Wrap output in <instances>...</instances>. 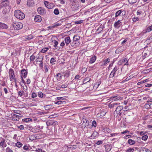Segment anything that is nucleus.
Here are the masks:
<instances>
[{
    "mask_svg": "<svg viewBox=\"0 0 152 152\" xmlns=\"http://www.w3.org/2000/svg\"><path fill=\"white\" fill-rule=\"evenodd\" d=\"M23 27V25L22 23L15 21H13L11 25V28L17 30L20 29Z\"/></svg>",
    "mask_w": 152,
    "mask_h": 152,
    "instance_id": "f257e3e1",
    "label": "nucleus"
},
{
    "mask_svg": "<svg viewBox=\"0 0 152 152\" xmlns=\"http://www.w3.org/2000/svg\"><path fill=\"white\" fill-rule=\"evenodd\" d=\"M14 15L16 18L20 20H22L25 17L24 14L19 10H16L14 12Z\"/></svg>",
    "mask_w": 152,
    "mask_h": 152,
    "instance_id": "f03ea898",
    "label": "nucleus"
},
{
    "mask_svg": "<svg viewBox=\"0 0 152 152\" xmlns=\"http://www.w3.org/2000/svg\"><path fill=\"white\" fill-rule=\"evenodd\" d=\"M9 76L10 81H12L15 77L14 71L13 69L10 68L9 71Z\"/></svg>",
    "mask_w": 152,
    "mask_h": 152,
    "instance_id": "7ed1b4c3",
    "label": "nucleus"
},
{
    "mask_svg": "<svg viewBox=\"0 0 152 152\" xmlns=\"http://www.w3.org/2000/svg\"><path fill=\"white\" fill-rule=\"evenodd\" d=\"M130 59H129L127 60V59L126 58H125L124 59L121 60L118 62V64L119 65L124 64V65H129L128 63Z\"/></svg>",
    "mask_w": 152,
    "mask_h": 152,
    "instance_id": "20e7f679",
    "label": "nucleus"
},
{
    "mask_svg": "<svg viewBox=\"0 0 152 152\" xmlns=\"http://www.w3.org/2000/svg\"><path fill=\"white\" fill-rule=\"evenodd\" d=\"M126 13L125 11L123 9L118 11L115 13V17H117L119 16L124 15Z\"/></svg>",
    "mask_w": 152,
    "mask_h": 152,
    "instance_id": "39448f33",
    "label": "nucleus"
},
{
    "mask_svg": "<svg viewBox=\"0 0 152 152\" xmlns=\"http://www.w3.org/2000/svg\"><path fill=\"white\" fill-rule=\"evenodd\" d=\"M79 4L77 3L73 2L71 6V8L73 10H76L79 9Z\"/></svg>",
    "mask_w": 152,
    "mask_h": 152,
    "instance_id": "423d86ee",
    "label": "nucleus"
},
{
    "mask_svg": "<svg viewBox=\"0 0 152 152\" xmlns=\"http://www.w3.org/2000/svg\"><path fill=\"white\" fill-rule=\"evenodd\" d=\"M37 11L39 14L43 15L46 14V11L45 9L42 7H39L37 9Z\"/></svg>",
    "mask_w": 152,
    "mask_h": 152,
    "instance_id": "0eeeda50",
    "label": "nucleus"
},
{
    "mask_svg": "<svg viewBox=\"0 0 152 152\" xmlns=\"http://www.w3.org/2000/svg\"><path fill=\"white\" fill-rule=\"evenodd\" d=\"M118 67H117L116 66H115L110 75V77H113L115 76L116 71L118 70Z\"/></svg>",
    "mask_w": 152,
    "mask_h": 152,
    "instance_id": "6e6552de",
    "label": "nucleus"
},
{
    "mask_svg": "<svg viewBox=\"0 0 152 152\" xmlns=\"http://www.w3.org/2000/svg\"><path fill=\"white\" fill-rule=\"evenodd\" d=\"M44 4L45 7L48 9H52L54 7L53 3H50L47 1H45Z\"/></svg>",
    "mask_w": 152,
    "mask_h": 152,
    "instance_id": "1a4fd4ad",
    "label": "nucleus"
},
{
    "mask_svg": "<svg viewBox=\"0 0 152 152\" xmlns=\"http://www.w3.org/2000/svg\"><path fill=\"white\" fill-rule=\"evenodd\" d=\"M0 146L2 148H4L6 146V144L5 142V139L2 137L0 138Z\"/></svg>",
    "mask_w": 152,
    "mask_h": 152,
    "instance_id": "9d476101",
    "label": "nucleus"
},
{
    "mask_svg": "<svg viewBox=\"0 0 152 152\" xmlns=\"http://www.w3.org/2000/svg\"><path fill=\"white\" fill-rule=\"evenodd\" d=\"M123 108V107L122 106H119L117 107V108L115 112L117 114H121V113H120V112L121 110Z\"/></svg>",
    "mask_w": 152,
    "mask_h": 152,
    "instance_id": "9b49d317",
    "label": "nucleus"
},
{
    "mask_svg": "<svg viewBox=\"0 0 152 152\" xmlns=\"http://www.w3.org/2000/svg\"><path fill=\"white\" fill-rule=\"evenodd\" d=\"M82 120L83 122V123H86L85 126H84L85 127H86L87 126L89 125L88 121L84 115H83L82 117Z\"/></svg>",
    "mask_w": 152,
    "mask_h": 152,
    "instance_id": "f8f14e48",
    "label": "nucleus"
},
{
    "mask_svg": "<svg viewBox=\"0 0 152 152\" xmlns=\"http://www.w3.org/2000/svg\"><path fill=\"white\" fill-rule=\"evenodd\" d=\"M21 72L22 75L23 76L24 78H26L28 74L27 70L24 69L21 70Z\"/></svg>",
    "mask_w": 152,
    "mask_h": 152,
    "instance_id": "ddd939ff",
    "label": "nucleus"
},
{
    "mask_svg": "<svg viewBox=\"0 0 152 152\" xmlns=\"http://www.w3.org/2000/svg\"><path fill=\"white\" fill-rule=\"evenodd\" d=\"M65 42L66 44V45H69L71 42V39L70 37L69 36H68L66 37L64 39Z\"/></svg>",
    "mask_w": 152,
    "mask_h": 152,
    "instance_id": "4468645a",
    "label": "nucleus"
},
{
    "mask_svg": "<svg viewBox=\"0 0 152 152\" xmlns=\"http://www.w3.org/2000/svg\"><path fill=\"white\" fill-rule=\"evenodd\" d=\"M110 59L109 58H107V59H105L104 61H103V64H102V62H100L99 63L100 64H101V66H102V65L104 66H105L106 65V64L109 63L110 62Z\"/></svg>",
    "mask_w": 152,
    "mask_h": 152,
    "instance_id": "2eb2a0df",
    "label": "nucleus"
},
{
    "mask_svg": "<svg viewBox=\"0 0 152 152\" xmlns=\"http://www.w3.org/2000/svg\"><path fill=\"white\" fill-rule=\"evenodd\" d=\"M34 20L36 22H39L42 20L41 17L39 15H37L35 17Z\"/></svg>",
    "mask_w": 152,
    "mask_h": 152,
    "instance_id": "dca6fc26",
    "label": "nucleus"
},
{
    "mask_svg": "<svg viewBox=\"0 0 152 152\" xmlns=\"http://www.w3.org/2000/svg\"><path fill=\"white\" fill-rule=\"evenodd\" d=\"M12 117H13L12 119V120L14 121H18L19 119V117H21V116H19L18 115H13Z\"/></svg>",
    "mask_w": 152,
    "mask_h": 152,
    "instance_id": "f3484780",
    "label": "nucleus"
},
{
    "mask_svg": "<svg viewBox=\"0 0 152 152\" xmlns=\"http://www.w3.org/2000/svg\"><path fill=\"white\" fill-rule=\"evenodd\" d=\"M27 4L29 7H32L34 4V1L33 0H28Z\"/></svg>",
    "mask_w": 152,
    "mask_h": 152,
    "instance_id": "a211bd4d",
    "label": "nucleus"
},
{
    "mask_svg": "<svg viewBox=\"0 0 152 152\" xmlns=\"http://www.w3.org/2000/svg\"><path fill=\"white\" fill-rule=\"evenodd\" d=\"M120 103H112V102H111L110 104L109 105V107L110 108H113L114 107H116L117 105L120 104Z\"/></svg>",
    "mask_w": 152,
    "mask_h": 152,
    "instance_id": "6ab92c4d",
    "label": "nucleus"
},
{
    "mask_svg": "<svg viewBox=\"0 0 152 152\" xmlns=\"http://www.w3.org/2000/svg\"><path fill=\"white\" fill-rule=\"evenodd\" d=\"M72 47L76 46L79 45V41H74L70 43Z\"/></svg>",
    "mask_w": 152,
    "mask_h": 152,
    "instance_id": "aec40b11",
    "label": "nucleus"
},
{
    "mask_svg": "<svg viewBox=\"0 0 152 152\" xmlns=\"http://www.w3.org/2000/svg\"><path fill=\"white\" fill-rule=\"evenodd\" d=\"M7 28V25L3 23L0 22V29L4 28Z\"/></svg>",
    "mask_w": 152,
    "mask_h": 152,
    "instance_id": "412c9836",
    "label": "nucleus"
},
{
    "mask_svg": "<svg viewBox=\"0 0 152 152\" xmlns=\"http://www.w3.org/2000/svg\"><path fill=\"white\" fill-rule=\"evenodd\" d=\"M96 56H93L92 57L90 58L89 62L91 64L94 63L96 60Z\"/></svg>",
    "mask_w": 152,
    "mask_h": 152,
    "instance_id": "4be33fe9",
    "label": "nucleus"
},
{
    "mask_svg": "<svg viewBox=\"0 0 152 152\" xmlns=\"http://www.w3.org/2000/svg\"><path fill=\"white\" fill-rule=\"evenodd\" d=\"M64 77L66 78L68 77L70 75V72L69 70H66L64 72Z\"/></svg>",
    "mask_w": 152,
    "mask_h": 152,
    "instance_id": "5701e85b",
    "label": "nucleus"
},
{
    "mask_svg": "<svg viewBox=\"0 0 152 152\" xmlns=\"http://www.w3.org/2000/svg\"><path fill=\"white\" fill-rule=\"evenodd\" d=\"M43 57L42 56H39L36 60V62H41L43 61Z\"/></svg>",
    "mask_w": 152,
    "mask_h": 152,
    "instance_id": "b1692460",
    "label": "nucleus"
},
{
    "mask_svg": "<svg viewBox=\"0 0 152 152\" xmlns=\"http://www.w3.org/2000/svg\"><path fill=\"white\" fill-rule=\"evenodd\" d=\"M124 50V49L122 48V47H120L116 49L115 51V53H116L118 54L121 52H122Z\"/></svg>",
    "mask_w": 152,
    "mask_h": 152,
    "instance_id": "393cba45",
    "label": "nucleus"
},
{
    "mask_svg": "<svg viewBox=\"0 0 152 152\" xmlns=\"http://www.w3.org/2000/svg\"><path fill=\"white\" fill-rule=\"evenodd\" d=\"M145 42L147 43H150L152 42V35L149 36L147 39L145 41Z\"/></svg>",
    "mask_w": 152,
    "mask_h": 152,
    "instance_id": "a878e982",
    "label": "nucleus"
},
{
    "mask_svg": "<svg viewBox=\"0 0 152 152\" xmlns=\"http://www.w3.org/2000/svg\"><path fill=\"white\" fill-rule=\"evenodd\" d=\"M121 23L120 20H118L117 22H115L114 24V27L116 28H119L120 27L119 24Z\"/></svg>",
    "mask_w": 152,
    "mask_h": 152,
    "instance_id": "bb28decb",
    "label": "nucleus"
},
{
    "mask_svg": "<svg viewBox=\"0 0 152 152\" xmlns=\"http://www.w3.org/2000/svg\"><path fill=\"white\" fill-rule=\"evenodd\" d=\"M80 36L77 35H75L73 38V41H79V40L80 39Z\"/></svg>",
    "mask_w": 152,
    "mask_h": 152,
    "instance_id": "cd10ccee",
    "label": "nucleus"
},
{
    "mask_svg": "<svg viewBox=\"0 0 152 152\" xmlns=\"http://www.w3.org/2000/svg\"><path fill=\"white\" fill-rule=\"evenodd\" d=\"M15 146H16L19 148L23 146V144L20 142H17V143H15Z\"/></svg>",
    "mask_w": 152,
    "mask_h": 152,
    "instance_id": "c85d7f7f",
    "label": "nucleus"
},
{
    "mask_svg": "<svg viewBox=\"0 0 152 152\" xmlns=\"http://www.w3.org/2000/svg\"><path fill=\"white\" fill-rule=\"evenodd\" d=\"M105 149L106 151L107 152H108L111 150V148L109 145H107L105 146Z\"/></svg>",
    "mask_w": 152,
    "mask_h": 152,
    "instance_id": "c756f323",
    "label": "nucleus"
},
{
    "mask_svg": "<svg viewBox=\"0 0 152 152\" xmlns=\"http://www.w3.org/2000/svg\"><path fill=\"white\" fill-rule=\"evenodd\" d=\"M52 105H48L45 106V108L46 110H48L52 108Z\"/></svg>",
    "mask_w": 152,
    "mask_h": 152,
    "instance_id": "7c9ffc66",
    "label": "nucleus"
},
{
    "mask_svg": "<svg viewBox=\"0 0 152 152\" xmlns=\"http://www.w3.org/2000/svg\"><path fill=\"white\" fill-rule=\"evenodd\" d=\"M91 79L90 77H86L85 78L84 80V81H85V83H83V84H85L89 82L91 80Z\"/></svg>",
    "mask_w": 152,
    "mask_h": 152,
    "instance_id": "2f4dec72",
    "label": "nucleus"
},
{
    "mask_svg": "<svg viewBox=\"0 0 152 152\" xmlns=\"http://www.w3.org/2000/svg\"><path fill=\"white\" fill-rule=\"evenodd\" d=\"M144 107L145 108L147 109L151 108V107H152V104H146L145 105Z\"/></svg>",
    "mask_w": 152,
    "mask_h": 152,
    "instance_id": "473e14b6",
    "label": "nucleus"
},
{
    "mask_svg": "<svg viewBox=\"0 0 152 152\" xmlns=\"http://www.w3.org/2000/svg\"><path fill=\"white\" fill-rule=\"evenodd\" d=\"M48 68H49L48 65L47 64H45L44 69L45 72L46 73L48 72Z\"/></svg>",
    "mask_w": 152,
    "mask_h": 152,
    "instance_id": "72a5a7b5",
    "label": "nucleus"
},
{
    "mask_svg": "<svg viewBox=\"0 0 152 152\" xmlns=\"http://www.w3.org/2000/svg\"><path fill=\"white\" fill-rule=\"evenodd\" d=\"M117 97L116 96H112L111 97V99H114L115 100H119L120 99V98H121L120 97H118L117 98L116 97Z\"/></svg>",
    "mask_w": 152,
    "mask_h": 152,
    "instance_id": "f704fd0d",
    "label": "nucleus"
},
{
    "mask_svg": "<svg viewBox=\"0 0 152 152\" xmlns=\"http://www.w3.org/2000/svg\"><path fill=\"white\" fill-rule=\"evenodd\" d=\"M40 130L36 128H33L31 129L32 132H34L37 133L39 132Z\"/></svg>",
    "mask_w": 152,
    "mask_h": 152,
    "instance_id": "c9c22d12",
    "label": "nucleus"
},
{
    "mask_svg": "<svg viewBox=\"0 0 152 152\" xmlns=\"http://www.w3.org/2000/svg\"><path fill=\"white\" fill-rule=\"evenodd\" d=\"M152 30V25L148 27L146 29V32H148Z\"/></svg>",
    "mask_w": 152,
    "mask_h": 152,
    "instance_id": "e433bc0d",
    "label": "nucleus"
},
{
    "mask_svg": "<svg viewBox=\"0 0 152 152\" xmlns=\"http://www.w3.org/2000/svg\"><path fill=\"white\" fill-rule=\"evenodd\" d=\"M148 136L147 135H145L142 136V140L146 141L148 139Z\"/></svg>",
    "mask_w": 152,
    "mask_h": 152,
    "instance_id": "4c0bfd02",
    "label": "nucleus"
},
{
    "mask_svg": "<svg viewBox=\"0 0 152 152\" xmlns=\"http://www.w3.org/2000/svg\"><path fill=\"white\" fill-rule=\"evenodd\" d=\"M53 42L54 44V47L55 48H56L58 43V42L56 40H53Z\"/></svg>",
    "mask_w": 152,
    "mask_h": 152,
    "instance_id": "58836bf2",
    "label": "nucleus"
},
{
    "mask_svg": "<svg viewBox=\"0 0 152 152\" xmlns=\"http://www.w3.org/2000/svg\"><path fill=\"white\" fill-rule=\"evenodd\" d=\"M48 49V48H44L42 49L41 50V52L42 53H45L46 52Z\"/></svg>",
    "mask_w": 152,
    "mask_h": 152,
    "instance_id": "ea45409f",
    "label": "nucleus"
},
{
    "mask_svg": "<svg viewBox=\"0 0 152 152\" xmlns=\"http://www.w3.org/2000/svg\"><path fill=\"white\" fill-rule=\"evenodd\" d=\"M23 121H24L25 122H28L30 121H31L32 120V119L29 118H28L23 119Z\"/></svg>",
    "mask_w": 152,
    "mask_h": 152,
    "instance_id": "a19ab883",
    "label": "nucleus"
},
{
    "mask_svg": "<svg viewBox=\"0 0 152 152\" xmlns=\"http://www.w3.org/2000/svg\"><path fill=\"white\" fill-rule=\"evenodd\" d=\"M35 58V56L34 55H32L31 56H30V60L31 61H34V60Z\"/></svg>",
    "mask_w": 152,
    "mask_h": 152,
    "instance_id": "79ce46f5",
    "label": "nucleus"
},
{
    "mask_svg": "<svg viewBox=\"0 0 152 152\" xmlns=\"http://www.w3.org/2000/svg\"><path fill=\"white\" fill-rule=\"evenodd\" d=\"M46 124L48 126L51 125H53L54 124V123L53 122L50 121H47L46 122Z\"/></svg>",
    "mask_w": 152,
    "mask_h": 152,
    "instance_id": "37998d69",
    "label": "nucleus"
},
{
    "mask_svg": "<svg viewBox=\"0 0 152 152\" xmlns=\"http://www.w3.org/2000/svg\"><path fill=\"white\" fill-rule=\"evenodd\" d=\"M23 149L24 150H26V151L29 150L28 145H24L23 147Z\"/></svg>",
    "mask_w": 152,
    "mask_h": 152,
    "instance_id": "c03bdc74",
    "label": "nucleus"
},
{
    "mask_svg": "<svg viewBox=\"0 0 152 152\" xmlns=\"http://www.w3.org/2000/svg\"><path fill=\"white\" fill-rule=\"evenodd\" d=\"M54 13L56 15H57L59 14V11L57 9H55L54 11Z\"/></svg>",
    "mask_w": 152,
    "mask_h": 152,
    "instance_id": "a18cd8bd",
    "label": "nucleus"
},
{
    "mask_svg": "<svg viewBox=\"0 0 152 152\" xmlns=\"http://www.w3.org/2000/svg\"><path fill=\"white\" fill-rule=\"evenodd\" d=\"M57 115H50L48 116V118H54L58 117Z\"/></svg>",
    "mask_w": 152,
    "mask_h": 152,
    "instance_id": "49530a36",
    "label": "nucleus"
},
{
    "mask_svg": "<svg viewBox=\"0 0 152 152\" xmlns=\"http://www.w3.org/2000/svg\"><path fill=\"white\" fill-rule=\"evenodd\" d=\"M56 61L55 59L53 58H51V59H50V63L51 64H54V62H55Z\"/></svg>",
    "mask_w": 152,
    "mask_h": 152,
    "instance_id": "de8ad7c7",
    "label": "nucleus"
},
{
    "mask_svg": "<svg viewBox=\"0 0 152 152\" xmlns=\"http://www.w3.org/2000/svg\"><path fill=\"white\" fill-rule=\"evenodd\" d=\"M33 38V36L31 35H30L26 37V39H31Z\"/></svg>",
    "mask_w": 152,
    "mask_h": 152,
    "instance_id": "09e8293b",
    "label": "nucleus"
},
{
    "mask_svg": "<svg viewBox=\"0 0 152 152\" xmlns=\"http://www.w3.org/2000/svg\"><path fill=\"white\" fill-rule=\"evenodd\" d=\"M43 94L41 92H39L38 94V96L40 98H42L43 96Z\"/></svg>",
    "mask_w": 152,
    "mask_h": 152,
    "instance_id": "8fccbe9b",
    "label": "nucleus"
},
{
    "mask_svg": "<svg viewBox=\"0 0 152 152\" xmlns=\"http://www.w3.org/2000/svg\"><path fill=\"white\" fill-rule=\"evenodd\" d=\"M6 152H13V151L9 147H7L6 149Z\"/></svg>",
    "mask_w": 152,
    "mask_h": 152,
    "instance_id": "3c124183",
    "label": "nucleus"
},
{
    "mask_svg": "<svg viewBox=\"0 0 152 152\" xmlns=\"http://www.w3.org/2000/svg\"><path fill=\"white\" fill-rule=\"evenodd\" d=\"M58 103H59L58 105L61 104H64L66 103V101H58Z\"/></svg>",
    "mask_w": 152,
    "mask_h": 152,
    "instance_id": "603ef678",
    "label": "nucleus"
},
{
    "mask_svg": "<svg viewBox=\"0 0 152 152\" xmlns=\"http://www.w3.org/2000/svg\"><path fill=\"white\" fill-rule=\"evenodd\" d=\"M37 96V94L36 93L33 92L32 93L31 97L34 98Z\"/></svg>",
    "mask_w": 152,
    "mask_h": 152,
    "instance_id": "864d4df0",
    "label": "nucleus"
},
{
    "mask_svg": "<svg viewBox=\"0 0 152 152\" xmlns=\"http://www.w3.org/2000/svg\"><path fill=\"white\" fill-rule=\"evenodd\" d=\"M60 25V24H59L58 23H56L54 24V25L53 26H51L52 28H53L54 27H56L59 26Z\"/></svg>",
    "mask_w": 152,
    "mask_h": 152,
    "instance_id": "5fc2aeb1",
    "label": "nucleus"
},
{
    "mask_svg": "<svg viewBox=\"0 0 152 152\" xmlns=\"http://www.w3.org/2000/svg\"><path fill=\"white\" fill-rule=\"evenodd\" d=\"M92 126L94 127H96V124L95 120L93 121L92 122Z\"/></svg>",
    "mask_w": 152,
    "mask_h": 152,
    "instance_id": "6e6d98bb",
    "label": "nucleus"
},
{
    "mask_svg": "<svg viewBox=\"0 0 152 152\" xmlns=\"http://www.w3.org/2000/svg\"><path fill=\"white\" fill-rule=\"evenodd\" d=\"M33 151L37 152H42V150L41 148H37L35 150H34Z\"/></svg>",
    "mask_w": 152,
    "mask_h": 152,
    "instance_id": "4d7b16f0",
    "label": "nucleus"
},
{
    "mask_svg": "<svg viewBox=\"0 0 152 152\" xmlns=\"http://www.w3.org/2000/svg\"><path fill=\"white\" fill-rule=\"evenodd\" d=\"M128 143L131 145H133V140L132 139H129L128 140Z\"/></svg>",
    "mask_w": 152,
    "mask_h": 152,
    "instance_id": "13d9d810",
    "label": "nucleus"
},
{
    "mask_svg": "<svg viewBox=\"0 0 152 152\" xmlns=\"http://www.w3.org/2000/svg\"><path fill=\"white\" fill-rule=\"evenodd\" d=\"M39 67L41 68V69H43V61L40 62V63L39 64Z\"/></svg>",
    "mask_w": 152,
    "mask_h": 152,
    "instance_id": "bf43d9fd",
    "label": "nucleus"
},
{
    "mask_svg": "<svg viewBox=\"0 0 152 152\" xmlns=\"http://www.w3.org/2000/svg\"><path fill=\"white\" fill-rule=\"evenodd\" d=\"M57 77H60V79H62L61 77L63 76L62 75V74H61V73H59L57 74L56 75Z\"/></svg>",
    "mask_w": 152,
    "mask_h": 152,
    "instance_id": "052dcab7",
    "label": "nucleus"
},
{
    "mask_svg": "<svg viewBox=\"0 0 152 152\" xmlns=\"http://www.w3.org/2000/svg\"><path fill=\"white\" fill-rule=\"evenodd\" d=\"M68 85L66 84H62L61 86V87L62 88H65L67 87Z\"/></svg>",
    "mask_w": 152,
    "mask_h": 152,
    "instance_id": "680f3d73",
    "label": "nucleus"
},
{
    "mask_svg": "<svg viewBox=\"0 0 152 152\" xmlns=\"http://www.w3.org/2000/svg\"><path fill=\"white\" fill-rule=\"evenodd\" d=\"M134 88H139L140 87L139 86H138L137 85V82H134Z\"/></svg>",
    "mask_w": 152,
    "mask_h": 152,
    "instance_id": "e2e57ef3",
    "label": "nucleus"
},
{
    "mask_svg": "<svg viewBox=\"0 0 152 152\" xmlns=\"http://www.w3.org/2000/svg\"><path fill=\"white\" fill-rule=\"evenodd\" d=\"M143 151L144 152H151L150 150L147 148H144L143 149Z\"/></svg>",
    "mask_w": 152,
    "mask_h": 152,
    "instance_id": "0e129e2a",
    "label": "nucleus"
},
{
    "mask_svg": "<svg viewBox=\"0 0 152 152\" xmlns=\"http://www.w3.org/2000/svg\"><path fill=\"white\" fill-rule=\"evenodd\" d=\"M24 92L23 91H22L21 92L19 91L18 93V95L19 96H21L23 95V94L24 93Z\"/></svg>",
    "mask_w": 152,
    "mask_h": 152,
    "instance_id": "69168bd1",
    "label": "nucleus"
},
{
    "mask_svg": "<svg viewBox=\"0 0 152 152\" xmlns=\"http://www.w3.org/2000/svg\"><path fill=\"white\" fill-rule=\"evenodd\" d=\"M80 77V76L79 75H77L74 78V79L78 80L79 79Z\"/></svg>",
    "mask_w": 152,
    "mask_h": 152,
    "instance_id": "338daca9",
    "label": "nucleus"
},
{
    "mask_svg": "<svg viewBox=\"0 0 152 152\" xmlns=\"http://www.w3.org/2000/svg\"><path fill=\"white\" fill-rule=\"evenodd\" d=\"M133 148H129L126 150V152H133Z\"/></svg>",
    "mask_w": 152,
    "mask_h": 152,
    "instance_id": "774afa93",
    "label": "nucleus"
}]
</instances>
